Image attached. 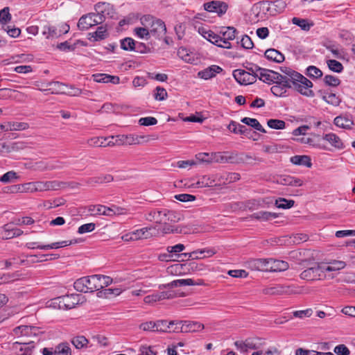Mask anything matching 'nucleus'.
Returning a JSON list of instances; mask_svg holds the SVG:
<instances>
[{
	"label": "nucleus",
	"instance_id": "f257e3e1",
	"mask_svg": "<svg viewBox=\"0 0 355 355\" xmlns=\"http://www.w3.org/2000/svg\"><path fill=\"white\" fill-rule=\"evenodd\" d=\"M289 83L292 87L302 95L306 97L314 96V92L311 89L313 83L301 73L298 72L295 73L294 77H292V80H290Z\"/></svg>",
	"mask_w": 355,
	"mask_h": 355
},
{
	"label": "nucleus",
	"instance_id": "f03ea898",
	"mask_svg": "<svg viewBox=\"0 0 355 355\" xmlns=\"http://www.w3.org/2000/svg\"><path fill=\"white\" fill-rule=\"evenodd\" d=\"M302 288L284 284H275L264 288L262 293L268 295H293L302 294Z\"/></svg>",
	"mask_w": 355,
	"mask_h": 355
},
{
	"label": "nucleus",
	"instance_id": "7ed1b4c3",
	"mask_svg": "<svg viewBox=\"0 0 355 355\" xmlns=\"http://www.w3.org/2000/svg\"><path fill=\"white\" fill-rule=\"evenodd\" d=\"M69 31V26L66 23H61L58 26L46 23L42 28V34L47 40H53L67 33Z\"/></svg>",
	"mask_w": 355,
	"mask_h": 355
},
{
	"label": "nucleus",
	"instance_id": "20e7f679",
	"mask_svg": "<svg viewBox=\"0 0 355 355\" xmlns=\"http://www.w3.org/2000/svg\"><path fill=\"white\" fill-rule=\"evenodd\" d=\"M98 281L96 275L81 277L77 279L74 284V288L79 292H94L98 290Z\"/></svg>",
	"mask_w": 355,
	"mask_h": 355
},
{
	"label": "nucleus",
	"instance_id": "39448f33",
	"mask_svg": "<svg viewBox=\"0 0 355 355\" xmlns=\"http://www.w3.org/2000/svg\"><path fill=\"white\" fill-rule=\"evenodd\" d=\"M117 145H135L156 139L151 135H119L116 136Z\"/></svg>",
	"mask_w": 355,
	"mask_h": 355
},
{
	"label": "nucleus",
	"instance_id": "423d86ee",
	"mask_svg": "<svg viewBox=\"0 0 355 355\" xmlns=\"http://www.w3.org/2000/svg\"><path fill=\"white\" fill-rule=\"evenodd\" d=\"M94 10L96 11L95 15L97 19L101 20V24L106 19V18L114 17L115 14L113 6L107 2H98L94 6Z\"/></svg>",
	"mask_w": 355,
	"mask_h": 355
},
{
	"label": "nucleus",
	"instance_id": "0eeeda50",
	"mask_svg": "<svg viewBox=\"0 0 355 355\" xmlns=\"http://www.w3.org/2000/svg\"><path fill=\"white\" fill-rule=\"evenodd\" d=\"M259 338H248L245 340H237L234 343L236 349L241 352H246L248 349H257L261 343Z\"/></svg>",
	"mask_w": 355,
	"mask_h": 355
},
{
	"label": "nucleus",
	"instance_id": "6e6552de",
	"mask_svg": "<svg viewBox=\"0 0 355 355\" xmlns=\"http://www.w3.org/2000/svg\"><path fill=\"white\" fill-rule=\"evenodd\" d=\"M101 24V19H97L94 12L83 15L78 20V27L81 31H85L92 26Z\"/></svg>",
	"mask_w": 355,
	"mask_h": 355
},
{
	"label": "nucleus",
	"instance_id": "1a4fd4ad",
	"mask_svg": "<svg viewBox=\"0 0 355 355\" xmlns=\"http://www.w3.org/2000/svg\"><path fill=\"white\" fill-rule=\"evenodd\" d=\"M236 29L232 26H228L225 31L220 32L221 38V43L219 44V47L230 49L232 48L230 43L231 40H233L236 37Z\"/></svg>",
	"mask_w": 355,
	"mask_h": 355
},
{
	"label": "nucleus",
	"instance_id": "9d476101",
	"mask_svg": "<svg viewBox=\"0 0 355 355\" xmlns=\"http://www.w3.org/2000/svg\"><path fill=\"white\" fill-rule=\"evenodd\" d=\"M258 78L267 84H272L282 80L283 76L272 70L263 69L259 73Z\"/></svg>",
	"mask_w": 355,
	"mask_h": 355
},
{
	"label": "nucleus",
	"instance_id": "9b49d317",
	"mask_svg": "<svg viewBox=\"0 0 355 355\" xmlns=\"http://www.w3.org/2000/svg\"><path fill=\"white\" fill-rule=\"evenodd\" d=\"M233 76L241 85H250L256 82L255 76L250 72L243 69H236L233 71Z\"/></svg>",
	"mask_w": 355,
	"mask_h": 355
},
{
	"label": "nucleus",
	"instance_id": "f8f14e48",
	"mask_svg": "<svg viewBox=\"0 0 355 355\" xmlns=\"http://www.w3.org/2000/svg\"><path fill=\"white\" fill-rule=\"evenodd\" d=\"M165 209H153L148 210L144 215V218L149 222L164 224L166 215Z\"/></svg>",
	"mask_w": 355,
	"mask_h": 355
},
{
	"label": "nucleus",
	"instance_id": "ddd939ff",
	"mask_svg": "<svg viewBox=\"0 0 355 355\" xmlns=\"http://www.w3.org/2000/svg\"><path fill=\"white\" fill-rule=\"evenodd\" d=\"M228 6L226 3L220 1H212L204 4L205 10L211 12H216L218 15L225 14Z\"/></svg>",
	"mask_w": 355,
	"mask_h": 355
},
{
	"label": "nucleus",
	"instance_id": "4468645a",
	"mask_svg": "<svg viewBox=\"0 0 355 355\" xmlns=\"http://www.w3.org/2000/svg\"><path fill=\"white\" fill-rule=\"evenodd\" d=\"M275 83V85L270 88V90L276 96H284L286 92L287 88H292L288 80L285 76H283L282 80H279V82Z\"/></svg>",
	"mask_w": 355,
	"mask_h": 355
},
{
	"label": "nucleus",
	"instance_id": "2eb2a0df",
	"mask_svg": "<svg viewBox=\"0 0 355 355\" xmlns=\"http://www.w3.org/2000/svg\"><path fill=\"white\" fill-rule=\"evenodd\" d=\"M321 271V266L318 265L304 270L301 272L300 277L304 280L314 281L320 279Z\"/></svg>",
	"mask_w": 355,
	"mask_h": 355
},
{
	"label": "nucleus",
	"instance_id": "dca6fc26",
	"mask_svg": "<svg viewBox=\"0 0 355 355\" xmlns=\"http://www.w3.org/2000/svg\"><path fill=\"white\" fill-rule=\"evenodd\" d=\"M216 250L212 248H206L195 250L190 253H184L182 255L187 257L188 259H201L206 257H211L216 254Z\"/></svg>",
	"mask_w": 355,
	"mask_h": 355
},
{
	"label": "nucleus",
	"instance_id": "f3484780",
	"mask_svg": "<svg viewBox=\"0 0 355 355\" xmlns=\"http://www.w3.org/2000/svg\"><path fill=\"white\" fill-rule=\"evenodd\" d=\"M211 162L234 164V153L229 152H217L211 153Z\"/></svg>",
	"mask_w": 355,
	"mask_h": 355
},
{
	"label": "nucleus",
	"instance_id": "a211bd4d",
	"mask_svg": "<svg viewBox=\"0 0 355 355\" xmlns=\"http://www.w3.org/2000/svg\"><path fill=\"white\" fill-rule=\"evenodd\" d=\"M261 158L246 153H234V164L253 165L254 162H262Z\"/></svg>",
	"mask_w": 355,
	"mask_h": 355
},
{
	"label": "nucleus",
	"instance_id": "6ab92c4d",
	"mask_svg": "<svg viewBox=\"0 0 355 355\" xmlns=\"http://www.w3.org/2000/svg\"><path fill=\"white\" fill-rule=\"evenodd\" d=\"M277 182L278 184L282 185L295 187H301L304 183L302 179L288 175H283L279 176L277 180Z\"/></svg>",
	"mask_w": 355,
	"mask_h": 355
},
{
	"label": "nucleus",
	"instance_id": "aec40b11",
	"mask_svg": "<svg viewBox=\"0 0 355 355\" xmlns=\"http://www.w3.org/2000/svg\"><path fill=\"white\" fill-rule=\"evenodd\" d=\"M270 259H254L248 262L249 267L252 270L260 271H268Z\"/></svg>",
	"mask_w": 355,
	"mask_h": 355
},
{
	"label": "nucleus",
	"instance_id": "412c9836",
	"mask_svg": "<svg viewBox=\"0 0 355 355\" xmlns=\"http://www.w3.org/2000/svg\"><path fill=\"white\" fill-rule=\"evenodd\" d=\"M176 324H182L181 327V331H190V332H197L202 331L204 329V324L193 321H180L176 322Z\"/></svg>",
	"mask_w": 355,
	"mask_h": 355
},
{
	"label": "nucleus",
	"instance_id": "4be33fe9",
	"mask_svg": "<svg viewBox=\"0 0 355 355\" xmlns=\"http://www.w3.org/2000/svg\"><path fill=\"white\" fill-rule=\"evenodd\" d=\"M13 331L17 336H31L32 335L36 336L38 329L33 326L21 325L15 327Z\"/></svg>",
	"mask_w": 355,
	"mask_h": 355
},
{
	"label": "nucleus",
	"instance_id": "5701e85b",
	"mask_svg": "<svg viewBox=\"0 0 355 355\" xmlns=\"http://www.w3.org/2000/svg\"><path fill=\"white\" fill-rule=\"evenodd\" d=\"M149 32L150 34L155 35L158 37L164 35L166 32L165 24L160 19L153 20Z\"/></svg>",
	"mask_w": 355,
	"mask_h": 355
},
{
	"label": "nucleus",
	"instance_id": "b1692460",
	"mask_svg": "<svg viewBox=\"0 0 355 355\" xmlns=\"http://www.w3.org/2000/svg\"><path fill=\"white\" fill-rule=\"evenodd\" d=\"M223 69L218 65H211L202 71L198 72V75L200 78L208 80L214 77L216 74L220 73Z\"/></svg>",
	"mask_w": 355,
	"mask_h": 355
},
{
	"label": "nucleus",
	"instance_id": "393cba45",
	"mask_svg": "<svg viewBox=\"0 0 355 355\" xmlns=\"http://www.w3.org/2000/svg\"><path fill=\"white\" fill-rule=\"evenodd\" d=\"M295 140L301 144H306L313 146V147L326 150L327 146L320 143V138L319 135H314L313 138L302 137L300 138L295 139Z\"/></svg>",
	"mask_w": 355,
	"mask_h": 355
},
{
	"label": "nucleus",
	"instance_id": "a878e982",
	"mask_svg": "<svg viewBox=\"0 0 355 355\" xmlns=\"http://www.w3.org/2000/svg\"><path fill=\"white\" fill-rule=\"evenodd\" d=\"M334 124L340 128L351 129L354 125L352 117L347 115L338 116L334 119Z\"/></svg>",
	"mask_w": 355,
	"mask_h": 355
},
{
	"label": "nucleus",
	"instance_id": "bb28decb",
	"mask_svg": "<svg viewBox=\"0 0 355 355\" xmlns=\"http://www.w3.org/2000/svg\"><path fill=\"white\" fill-rule=\"evenodd\" d=\"M289 268L287 262L281 260L270 259L269 261V272H282L285 271Z\"/></svg>",
	"mask_w": 355,
	"mask_h": 355
},
{
	"label": "nucleus",
	"instance_id": "cd10ccee",
	"mask_svg": "<svg viewBox=\"0 0 355 355\" xmlns=\"http://www.w3.org/2000/svg\"><path fill=\"white\" fill-rule=\"evenodd\" d=\"M93 79L96 83L119 84L120 79L119 76H111L105 73H96L92 76Z\"/></svg>",
	"mask_w": 355,
	"mask_h": 355
},
{
	"label": "nucleus",
	"instance_id": "c85d7f7f",
	"mask_svg": "<svg viewBox=\"0 0 355 355\" xmlns=\"http://www.w3.org/2000/svg\"><path fill=\"white\" fill-rule=\"evenodd\" d=\"M67 87V85L58 81L49 82L46 84V88L40 90L50 91L52 94H65L67 92L64 89Z\"/></svg>",
	"mask_w": 355,
	"mask_h": 355
},
{
	"label": "nucleus",
	"instance_id": "c756f323",
	"mask_svg": "<svg viewBox=\"0 0 355 355\" xmlns=\"http://www.w3.org/2000/svg\"><path fill=\"white\" fill-rule=\"evenodd\" d=\"M172 297V295L168 292H160L157 293H153L150 295H147L144 297V301L146 304H153L156 302L164 300L169 299Z\"/></svg>",
	"mask_w": 355,
	"mask_h": 355
},
{
	"label": "nucleus",
	"instance_id": "7c9ffc66",
	"mask_svg": "<svg viewBox=\"0 0 355 355\" xmlns=\"http://www.w3.org/2000/svg\"><path fill=\"white\" fill-rule=\"evenodd\" d=\"M322 139L328 141L333 147L337 149L344 148V145L340 137L334 133L325 134Z\"/></svg>",
	"mask_w": 355,
	"mask_h": 355
},
{
	"label": "nucleus",
	"instance_id": "2f4dec72",
	"mask_svg": "<svg viewBox=\"0 0 355 355\" xmlns=\"http://www.w3.org/2000/svg\"><path fill=\"white\" fill-rule=\"evenodd\" d=\"M62 184H63L62 182L56 180L38 182L39 191L57 190L61 187Z\"/></svg>",
	"mask_w": 355,
	"mask_h": 355
},
{
	"label": "nucleus",
	"instance_id": "473e14b6",
	"mask_svg": "<svg viewBox=\"0 0 355 355\" xmlns=\"http://www.w3.org/2000/svg\"><path fill=\"white\" fill-rule=\"evenodd\" d=\"M199 32L201 33L203 37L219 47V44L221 43V38L220 35H217L211 31H206L204 28L200 30Z\"/></svg>",
	"mask_w": 355,
	"mask_h": 355
},
{
	"label": "nucleus",
	"instance_id": "72a5a7b5",
	"mask_svg": "<svg viewBox=\"0 0 355 355\" xmlns=\"http://www.w3.org/2000/svg\"><path fill=\"white\" fill-rule=\"evenodd\" d=\"M264 55L268 60L277 63L282 62L285 59L284 55L275 49H269L266 50Z\"/></svg>",
	"mask_w": 355,
	"mask_h": 355
},
{
	"label": "nucleus",
	"instance_id": "f704fd0d",
	"mask_svg": "<svg viewBox=\"0 0 355 355\" xmlns=\"http://www.w3.org/2000/svg\"><path fill=\"white\" fill-rule=\"evenodd\" d=\"M328 266H321L322 272H333L342 270L345 268L346 263L343 261L332 260L328 263Z\"/></svg>",
	"mask_w": 355,
	"mask_h": 355
},
{
	"label": "nucleus",
	"instance_id": "c9c22d12",
	"mask_svg": "<svg viewBox=\"0 0 355 355\" xmlns=\"http://www.w3.org/2000/svg\"><path fill=\"white\" fill-rule=\"evenodd\" d=\"M80 296L81 295L78 294H71L63 296L62 297V302L64 306L69 309L73 308L76 304L79 303Z\"/></svg>",
	"mask_w": 355,
	"mask_h": 355
},
{
	"label": "nucleus",
	"instance_id": "e433bc0d",
	"mask_svg": "<svg viewBox=\"0 0 355 355\" xmlns=\"http://www.w3.org/2000/svg\"><path fill=\"white\" fill-rule=\"evenodd\" d=\"M5 236L3 239H8L17 237L23 234V231L17 227H12L10 224H6L3 226Z\"/></svg>",
	"mask_w": 355,
	"mask_h": 355
},
{
	"label": "nucleus",
	"instance_id": "4c0bfd02",
	"mask_svg": "<svg viewBox=\"0 0 355 355\" xmlns=\"http://www.w3.org/2000/svg\"><path fill=\"white\" fill-rule=\"evenodd\" d=\"M152 230H155V228L152 227H143L141 229L136 230L134 232L135 240L146 239L153 236L151 232Z\"/></svg>",
	"mask_w": 355,
	"mask_h": 355
},
{
	"label": "nucleus",
	"instance_id": "58836bf2",
	"mask_svg": "<svg viewBox=\"0 0 355 355\" xmlns=\"http://www.w3.org/2000/svg\"><path fill=\"white\" fill-rule=\"evenodd\" d=\"M89 39L93 38V41H100L105 39L108 36L106 26H98L95 32L90 33Z\"/></svg>",
	"mask_w": 355,
	"mask_h": 355
},
{
	"label": "nucleus",
	"instance_id": "ea45409f",
	"mask_svg": "<svg viewBox=\"0 0 355 355\" xmlns=\"http://www.w3.org/2000/svg\"><path fill=\"white\" fill-rule=\"evenodd\" d=\"M291 162L295 165H302L309 168L312 166L311 158L308 155H295L291 157Z\"/></svg>",
	"mask_w": 355,
	"mask_h": 355
},
{
	"label": "nucleus",
	"instance_id": "a19ab883",
	"mask_svg": "<svg viewBox=\"0 0 355 355\" xmlns=\"http://www.w3.org/2000/svg\"><path fill=\"white\" fill-rule=\"evenodd\" d=\"M278 216V215L276 213L270 212V211H259L254 213L251 217L252 218L262 220V221H267L270 220L274 218H276Z\"/></svg>",
	"mask_w": 355,
	"mask_h": 355
},
{
	"label": "nucleus",
	"instance_id": "79ce46f5",
	"mask_svg": "<svg viewBox=\"0 0 355 355\" xmlns=\"http://www.w3.org/2000/svg\"><path fill=\"white\" fill-rule=\"evenodd\" d=\"M7 130L11 131H21L29 128V125L25 122L8 121L7 122Z\"/></svg>",
	"mask_w": 355,
	"mask_h": 355
},
{
	"label": "nucleus",
	"instance_id": "37998d69",
	"mask_svg": "<svg viewBox=\"0 0 355 355\" xmlns=\"http://www.w3.org/2000/svg\"><path fill=\"white\" fill-rule=\"evenodd\" d=\"M322 98L328 104L334 106H338L341 101L338 96L331 92H324Z\"/></svg>",
	"mask_w": 355,
	"mask_h": 355
},
{
	"label": "nucleus",
	"instance_id": "c03bdc74",
	"mask_svg": "<svg viewBox=\"0 0 355 355\" xmlns=\"http://www.w3.org/2000/svg\"><path fill=\"white\" fill-rule=\"evenodd\" d=\"M241 122L252 127L255 130L260 131L261 132H266V130L262 127L259 121L256 119L244 117L241 119Z\"/></svg>",
	"mask_w": 355,
	"mask_h": 355
},
{
	"label": "nucleus",
	"instance_id": "a18cd8bd",
	"mask_svg": "<svg viewBox=\"0 0 355 355\" xmlns=\"http://www.w3.org/2000/svg\"><path fill=\"white\" fill-rule=\"evenodd\" d=\"M71 343L76 349L88 347L89 341L84 336H77L72 338Z\"/></svg>",
	"mask_w": 355,
	"mask_h": 355
},
{
	"label": "nucleus",
	"instance_id": "49530a36",
	"mask_svg": "<svg viewBox=\"0 0 355 355\" xmlns=\"http://www.w3.org/2000/svg\"><path fill=\"white\" fill-rule=\"evenodd\" d=\"M286 6L285 0H271L269 2V10L282 12Z\"/></svg>",
	"mask_w": 355,
	"mask_h": 355
},
{
	"label": "nucleus",
	"instance_id": "de8ad7c7",
	"mask_svg": "<svg viewBox=\"0 0 355 355\" xmlns=\"http://www.w3.org/2000/svg\"><path fill=\"white\" fill-rule=\"evenodd\" d=\"M110 137H92L87 141V144L92 147H105V141H107Z\"/></svg>",
	"mask_w": 355,
	"mask_h": 355
},
{
	"label": "nucleus",
	"instance_id": "09e8293b",
	"mask_svg": "<svg viewBox=\"0 0 355 355\" xmlns=\"http://www.w3.org/2000/svg\"><path fill=\"white\" fill-rule=\"evenodd\" d=\"M73 243L71 241H62L60 242H55L51 244L44 245L40 247V250H50V249H58L65 246L70 245Z\"/></svg>",
	"mask_w": 355,
	"mask_h": 355
},
{
	"label": "nucleus",
	"instance_id": "8fccbe9b",
	"mask_svg": "<svg viewBox=\"0 0 355 355\" xmlns=\"http://www.w3.org/2000/svg\"><path fill=\"white\" fill-rule=\"evenodd\" d=\"M97 277V281H98V290L103 289L105 287L108 286L110 285L113 279L109 276L103 275H96Z\"/></svg>",
	"mask_w": 355,
	"mask_h": 355
},
{
	"label": "nucleus",
	"instance_id": "3c124183",
	"mask_svg": "<svg viewBox=\"0 0 355 355\" xmlns=\"http://www.w3.org/2000/svg\"><path fill=\"white\" fill-rule=\"evenodd\" d=\"M165 217H164V223L166 224L167 223H177L180 220V218L178 215V214L172 210H169L166 209H165Z\"/></svg>",
	"mask_w": 355,
	"mask_h": 355
},
{
	"label": "nucleus",
	"instance_id": "603ef678",
	"mask_svg": "<svg viewBox=\"0 0 355 355\" xmlns=\"http://www.w3.org/2000/svg\"><path fill=\"white\" fill-rule=\"evenodd\" d=\"M214 180L209 177L204 175L201 177L195 184L193 185L196 188H202L207 187H212L214 185Z\"/></svg>",
	"mask_w": 355,
	"mask_h": 355
},
{
	"label": "nucleus",
	"instance_id": "864d4df0",
	"mask_svg": "<svg viewBox=\"0 0 355 355\" xmlns=\"http://www.w3.org/2000/svg\"><path fill=\"white\" fill-rule=\"evenodd\" d=\"M227 128L230 131L236 134H244L248 130L245 125H240L234 121H232L230 123L229 125L227 126Z\"/></svg>",
	"mask_w": 355,
	"mask_h": 355
},
{
	"label": "nucleus",
	"instance_id": "5fc2aeb1",
	"mask_svg": "<svg viewBox=\"0 0 355 355\" xmlns=\"http://www.w3.org/2000/svg\"><path fill=\"white\" fill-rule=\"evenodd\" d=\"M294 200L279 198L275 200V205L280 209L291 208L294 205Z\"/></svg>",
	"mask_w": 355,
	"mask_h": 355
},
{
	"label": "nucleus",
	"instance_id": "6e6d98bb",
	"mask_svg": "<svg viewBox=\"0 0 355 355\" xmlns=\"http://www.w3.org/2000/svg\"><path fill=\"white\" fill-rule=\"evenodd\" d=\"M174 324L175 321H171L168 323L166 320H158L155 322V330L156 331H168L171 325Z\"/></svg>",
	"mask_w": 355,
	"mask_h": 355
},
{
	"label": "nucleus",
	"instance_id": "4d7b16f0",
	"mask_svg": "<svg viewBox=\"0 0 355 355\" xmlns=\"http://www.w3.org/2000/svg\"><path fill=\"white\" fill-rule=\"evenodd\" d=\"M327 64L329 69L334 72L340 73L343 71V64L336 60H328Z\"/></svg>",
	"mask_w": 355,
	"mask_h": 355
},
{
	"label": "nucleus",
	"instance_id": "13d9d810",
	"mask_svg": "<svg viewBox=\"0 0 355 355\" xmlns=\"http://www.w3.org/2000/svg\"><path fill=\"white\" fill-rule=\"evenodd\" d=\"M268 127L275 130H282L286 127V123L280 119H269L267 122Z\"/></svg>",
	"mask_w": 355,
	"mask_h": 355
},
{
	"label": "nucleus",
	"instance_id": "bf43d9fd",
	"mask_svg": "<svg viewBox=\"0 0 355 355\" xmlns=\"http://www.w3.org/2000/svg\"><path fill=\"white\" fill-rule=\"evenodd\" d=\"M306 74L311 78H318L322 77V72L319 68L315 66H309L306 69Z\"/></svg>",
	"mask_w": 355,
	"mask_h": 355
},
{
	"label": "nucleus",
	"instance_id": "052dcab7",
	"mask_svg": "<svg viewBox=\"0 0 355 355\" xmlns=\"http://www.w3.org/2000/svg\"><path fill=\"white\" fill-rule=\"evenodd\" d=\"M122 291L120 288H107L98 293V296L102 297L103 295L105 297H110L112 295L117 296L122 293Z\"/></svg>",
	"mask_w": 355,
	"mask_h": 355
},
{
	"label": "nucleus",
	"instance_id": "680f3d73",
	"mask_svg": "<svg viewBox=\"0 0 355 355\" xmlns=\"http://www.w3.org/2000/svg\"><path fill=\"white\" fill-rule=\"evenodd\" d=\"M292 22L293 24L300 26L304 31H309L311 26V24H309L308 21L305 19L293 17Z\"/></svg>",
	"mask_w": 355,
	"mask_h": 355
},
{
	"label": "nucleus",
	"instance_id": "e2e57ef3",
	"mask_svg": "<svg viewBox=\"0 0 355 355\" xmlns=\"http://www.w3.org/2000/svg\"><path fill=\"white\" fill-rule=\"evenodd\" d=\"M135 42L130 37H126L121 41V47L125 51H133Z\"/></svg>",
	"mask_w": 355,
	"mask_h": 355
},
{
	"label": "nucleus",
	"instance_id": "0e129e2a",
	"mask_svg": "<svg viewBox=\"0 0 355 355\" xmlns=\"http://www.w3.org/2000/svg\"><path fill=\"white\" fill-rule=\"evenodd\" d=\"M54 355H71V349L68 345L61 343L56 347Z\"/></svg>",
	"mask_w": 355,
	"mask_h": 355
},
{
	"label": "nucleus",
	"instance_id": "69168bd1",
	"mask_svg": "<svg viewBox=\"0 0 355 355\" xmlns=\"http://www.w3.org/2000/svg\"><path fill=\"white\" fill-rule=\"evenodd\" d=\"M103 209H105V206L101 205H92L88 207V211L90 212V214L94 216L103 215Z\"/></svg>",
	"mask_w": 355,
	"mask_h": 355
},
{
	"label": "nucleus",
	"instance_id": "338daca9",
	"mask_svg": "<svg viewBox=\"0 0 355 355\" xmlns=\"http://www.w3.org/2000/svg\"><path fill=\"white\" fill-rule=\"evenodd\" d=\"M324 82L326 85L336 87L340 85V80L336 76L332 75H327L324 78Z\"/></svg>",
	"mask_w": 355,
	"mask_h": 355
},
{
	"label": "nucleus",
	"instance_id": "774afa93",
	"mask_svg": "<svg viewBox=\"0 0 355 355\" xmlns=\"http://www.w3.org/2000/svg\"><path fill=\"white\" fill-rule=\"evenodd\" d=\"M167 97L166 89L161 87H157L155 90L154 98L157 101H164Z\"/></svg>",
	"mask_w": 355,
	"mask_h": 355
}]
</instances>
